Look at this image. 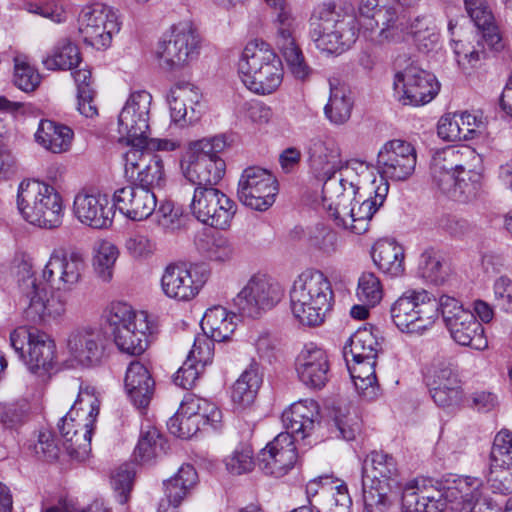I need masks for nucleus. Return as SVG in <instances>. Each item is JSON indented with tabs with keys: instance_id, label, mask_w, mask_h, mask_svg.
Returning <instances> with one entry per match:
<instances>
[{
	"instance_id": "f257e3e1",
	"label": "nucleus",
	"mask_w": 512,
	"mask_h": 512,
	"mask_svg": "<svg viewBox=\"0 0 512 512\" xmlns=\"http://www.w3.org/2000/svg\"><path fill=\"white\" fill-rule=\"evenodd\" d=\"M341 178L322 187V205L338 227L361 235L368 231L373 215L384 204L389 184L374 168L360 160L344 164Z\"/></svg>"
},
{
	"instance_id": "f03ea898",
	"label": "nucleus",
	"mask_w": 512,
	"mask_h": 512,
	"mask_svg": "<svg viewBox=\"0 0 512 512\" xmlns=\"http://www.w3.org/2000/svg\"><path fill=\"white\" fill-rule=\"evenodd\" d=\"M85 270L86 262L81 253L54 249L41 272L42 280L51 289L49 295L33 275L20 283L25 303L24 317L34 324L62 317L67 309V294L83 282Z\"/></svg>"
},
{
	"instance_id": "7ed1b4c3",
	"label": "nucleus",
	"mask_w": 512,
	"mask_h": 512,
	"mask_svg": "<svg viewBox=\"0 0 512 512\" xmlns=\"http://www.w3.org/2000/svg\"><path fill=\"white\" fill-rule=\"evenodd\" d=\"M482 158L471 147H447L431 159L430 175L441 193L461 202H470L484 194Z\"/></svg>"
},
{
	"instance_id": "20e7f679",
	"label": "nucleus",
	"mask_w": 512,
	"mask_h": 512,
	"mask_svg": "<svg viewBox=\"0 0 512 512\" xmlns=\"http://www.w3.org/2000/svg\"><path fill=\"white\" fill-rule=\"evenodd\" d=\"M358 35L359 23L348 0L323 3L311 22V39L317 49L328 54H341Z\"/></svg>"
},
{
	"instance_id": "39448f33",
	"label": "nucleus",
	"mask_w": 512,
	"mask_h": 512,
	"mask_svg": "<svg viewBox=\"0 0 512 512\" xmlns=\"http://www.w3.org/2000/svg\"><path fill=\"white\" fill-rule=\"evenodd\" d=\"M100 404V393L96 387L83 383L71 411L58 425L64 448L77 460H85L91 451V438Z\"/></svg>"
},
{
	"instance_id": "423d86ee",
	"label": "nucleus",
	"mask_w": 512,
	"mask_h": 512,
	"mask_svg": "<svg viewBox=\"0 0 512 512\" xmlns=\"http://www.w3.org/2000/svg\"><path fill=\"white\" fill-rule=\"evenodd\" d=\"M238 73L249 91L262 96L277 91L284 76L279 56L262 40L246 44L238 62Z\"/></svg>"
},
{
	"instance_id": "0eeeda50",
	"label": "nucleus",
	"mask_w": 512,
	"mask_h": 512,
	"mask_svg": "<svg viewBox=\"0 0 512 512\" xmlns=\"http://www.w3.org/2000/svg\"><path fill=\"white\" fill-rule=\"evenodd\" d=\"M334 300L330 280L319 270H306L294 281L290 290L293 316L303 325L318 326L331 310Z\"/></svg>"
},
{
	"instance_id": "6e6552de",
	"label": "nucleus",
	"mask_w": 512,
	"mask_h": 512,
	"mask_svg": "<svg viewBox=\"0 0 512 512\" xmlns=\"http://www.w3.org/2000/svg\"><path fill=\"white\" fill-rule=\"evenodd\" d=\"M16 202L19 213L32 225L52 229L62 223V198L48 184L37 180L22 181Z\"/></svg>"
},
{
	"instance_id": "1a4fd4ad",
	"label": "nucleus",
	"mask_w": 512,
	"mask_h": 512,
	"mask_svg": "<svg viewBox=\"0 0 512 512\" xmlns=\"http://www.w3.org/2000/svg\"><path fill=\"white\" fill-rule=\"evenodd\" d=\"M107 322L117 348L128 355H141L148 347L151 328L148 316L135 311L125 302H113L107 311Z\"/></svg>"
},
{
	"instance_id": "9d476101",
	"label": "nucleus",
	"mask_w": 512,
	"mask_h": 512,
	"mask_svg": "<svg viewBox=\"0 0 512 512\" xmlns=\"http://www.w3.org/2000/svg\"><path fill=\"white\" fill-rule=\"evenodd\" d=\"M439 308L426 290H407L391 305L390 317L402 333L423 335L434 326Z\"/></svg>"
},
{
	"instance_id": "9b49d317",
	"label": "nucleus",
	"mask_w": 512,
	"mask_h": 512,
	"mask_svg": "<svg viewBox=\"0 0 512 512\" xmlns=\"http://www.w3.org/2000/svg\"><path fill=\"white\" fill-rule=\"evenodd\" d=\"M226 147L223 136L206 138L192 143L182 165L185 177L194 185L215 187L225 174L226 164L218 156Z\"/></svg>"
},
{
	"instance_id": "f8f14e48",
	"label": "nucleus",
	"mask_w": 512,
	"mask_h": 512,
	"mask_svg": "<svg viewBox=\"0 0 512 512\" xmlns=\"http://www.w3.org/2000/svg\"><path fill=\"white\" fill-rule=\"evenodd\" d=\"M397 475L395 459L382 451H372L363 462L362 486L366 512H385L389 481Z\"/></svg>"
},
{
	"instance_id": "ddd939ff",
	"label": "nucleus",
	"mask_w": 512,
	"mask_h": 512,
	"mask_svg": "<svg viewBox=\"0 0 512 512\" xmlns=\"http://www.w3.org/2000/svg\"><path fill=\"white\" fill-rule=\"evenodd\" d=\"M200 36L190 22H179L163 34L156 48L160 67L168 71L180 70L198 57Z\"/></svg>"
},
{
	"instance_id": "4468645a",
	"label": "nucleus",
	"mask_w": 512,
	"mask_h": 512,
	"mask_svg": "<svg viewBox=\"0 0 512 512\" xmlns=\"http://www.w3.org/2000/svg\"><path fill=\"white\" fill-rule=\"evenodd\" d=\"M277 10L275 43L282 54L289 71L299 79L305 80L311 73V69L305 61L301 48L296 41V32L299 22L293 14L286 0H266Z\"/></svg>"
},
{
	"instance_id": "2eb2a0df",
	"label": "nucleus",
	"mask_w": 512,
	"mask_h": 512,
	"mask_svg": "<svg viewBox=\"0 0 512 512\" xmlns=\"http://www.w3.org/2000/svg\"><path fill=\"white\" fill-rule=\"evenodd\" d=\"M439 305L445 327L457 344L479 351L488 347L482 324L476 319L473 312L464 308L458 299L442 295Z\"/></svg>"
},
{
	"instance_id": "dca6fc26",
	"label": "nucleus",
	"mask_w": 512,
	"mask_h": 512,
	"mask_svg": "<svg viewBox=\"0 0 512 512\" xmlns=\"http://www.w3.org/2000/svg\"><path fill=\"white\" fill-rule=\"evenodd\" d=\"M10 345L31 373L44 376L52 368L56 345L45 332L18 327L10 334Z\"/></svg>"
},
{
	"instance_id": "f3484780",
	"label": "nucleus",
	"mask_w": 512,
	"mask_h": 512,
	"mask_svg": "<svg viewBox=\"0 0 512 512\" xmlns=\"http://www.w3.org/2000/svg\"><path fill=\"white\" fill-rule=\"evenodd\" d=\"M281 285L266 275L252 276L233 299L243 317L257 318L275 307L283 298Z\"/></svg>"
},
{
	"instance_id": "a211bd4d",
	"label": "nucleus",
	"mask_w": 512,
	"mask_h": 512,
	"mask_svg": "<svg viewBox=\"0 0 512 512\" xmlns=\"http://www.w3.org/2000/svg\"><path fill=\"white\" fill-rule=\"evenodd\" d=\"M78 30L83 41L96 49L107 48L120 30L116 11L103 3L85 6L78 18Z\"/></svg>"
},
{
	"instance_id": "6ab92c4d",
	"label": "nucleus",
	"mask_w": 512,
	"mask_h": 512,
	"mask_svg": "<svg viewBox=\"0 0 512 512\" xmlns=\"http://www.w3.org/2000/svg\"><path fill=\"white\" fill-rule=\"evenodd\" d=\"M190 211L198 221L217 229H226L236 213V205L216 187L197 186Z\"/></svg>"
},
{
	"instance_id": "aec40b11",
	"label": "nucleus",
	"mask_w": 512,
	"mask_h": 512,
	"mask_svg": "<svg viewBox=\"0 0 512 512\" xmlns=\"http://www.w3.org/2000/svg\"><path fill=\"white\" fill-rule=\"evenodd\" d=\"M393 86L398 100L411 106L429 103L440 90L435 75L413 63L395 74Z\"/></svg>"
},
{
	"instance_id": "412c9836",
	"label": "nucleus",
	"mask_w": 512,
	"mask_h": 512,
	"mask_svg": "<svg viewBox=\"0 0 512 512\" xmlns=\"http://www.w3.org/2000/svg\"><path fill=\"white\" fill-rule=\"evenodd\" d=\"M278 194V181L267 169L247 167L238 181L237 196L239 201L257 211L269 209Z\"/></svg>"
},
{
	"instance_id": "4be33fe9",
	"label": "nucleus",
	"mask_w": 512,
	"mask_h": 512,
	"mask_svg": "<svg viewBox=\"0 0 512 512\" xmlns=\"http://www.w3.org/2000/svg\"><path fill=\"white\" fill-rule=\"evenodd\" d=\"M417 153L415 147L404 140L387 141L377 155L376 169L378 178L399 182L409 179L416 168Z\"/></svg>"
},
{
	"instance_id": "5701e85b",
	"label": "nucleus",
	"mask_w": 512,
	"mask_h": 512,
	"mask_svg": "<svg viewBox=\"0 0 512 512\" xmlns=\"http://www.w3.org/2000/svg\"><path fill=\"white\" fill-rule=\"evenodd\" d=\"M425 380L434 402L441 407L458 404L462 399V387L457 366L445 357L432 360L425 372Z\"/></svg>"
},
{
	"instance_id": "b1692460",
	"label": "nucleus",
	"mask_w": 512,
	"mask_h": 512,
	"mask_svg": "<svg viewBox=\"0 0 512 512\" xmlns=\"http://www.w3.org/2000/svg\"><path fill=\"white\" fill-rule=\"evenodd\" d=\"M207 278L208 271L202 266L172 263L164 269L161 288L169 298L189 301L199 293Z\"/></svg>"
},
{
	"instance_id": "393cba45",
	"label": "nucleus",
	"mask_w": 512,
	"mask_h": 512,
	"mask_svg": "<svg viewBox=\"0 0 512 512\" xmlns=\"http://www.w3.org/2000/svg\"><path fill=\"white\" fill-rule=\"evenodd\" d=\"M306 153L310 172L324 183L331 182L345 164L341 146L333 136L322 135L311 138Z\"/></svg>"
},
{
	"instance_id": "a878e982",
	"label": "nucleus",
	"mask_w": 512,
	"mask_h": 512,
	"mask_svg": "<svg viewBox=\"0 0 512 512\" xmlns=\"http://www.w3.org/2000/svg\"><path fill=\"white\" fill-rule=\"evenodd\" d=\"M152 95L146 90L132 92L118 116V132L133 142L149 133Z\"/></svg>"
},
{
	"instance_id": "bb28decb",
	"label": "nucleus",
	"mask_w": 512,
	"mask_h": 512,
	"mask_svg": "<svg viewBox=\"0 0 512 512\" xmlns=\"http://www.w3.org/2000/svg\"><path fill=\"white\" fill-rule=\"evenodd\" d=\"M488 483L495 492L512 491V431L503 428L494 437Z\"/></svg>"
},
{
	"instance_id": "cd10ccee",
	"label": "nucleus",
	"mask_w": 512,
	"mask_h": 512,
	"mask_svg": "<svg viewBox=\"0 0 512 512\" xmlns=\"http://www.w3.org/2000/svg\"><path fill=\"white\" fill-rule=\"evenodd\" d=\"M295 441L289 434H278L258 455L259 468L267 475L282 477L296 463Z\"/></svg>"
},
{
	"instance_id": "c85d7f7f",
	"label": "nucleus",
	"mask_w": 512,
	"mask_h": 512,
	"mask_svg": "<svg viewBox=\"0 0 512 512\" xmlns=\"http://www.w3.org/2000/svg\"><path fill=\"white\" fill-rule=\"evenodd\" d=\"M296 372L300 381L307 387L323 388L330 375L327 352L314 343L306 344L297 356Z\"/></svg>"
},
{
	"instance_id": "c756f323",
	"label": "nucleus",
	"mask_w": 512,
	"mask_h": 512,
	"mask_svg": "<svg viewBox=\"0 0 512 512\" xmlns=\"http://www.w3.org/2000/svg\"><path fill=\"white\" fill-rule=\"evenodd\" d=\"M73 212L81 223L96 229L109 227L114 217L113 206L106 194L84 190L76 194Z\"/></svg>"
},
{
	"instance_id": "7c9ffc66",
	"label": "nucleus",
	"mask_w": 512,
	"mask_h": 512,
	"mask_svg": "<svg viewBox=\"0 0 512 512\" xmlns=\"http://www.w3.org/2000/svg\"><path fill=\"white\" fill-rule=\"evenodd\" d=\"M113 206L133 221H142L152 215L157 206L155 193L141 186H126L113 194Z\"/></svg>"
},
{
	"instance_id": "2f4dec72",
	"label": "nucleus",
	"mask_w": 512,
	"mask_h": 512,
	"mask_svg": "<svg viewBox=\"0 0 512 512\" xmlns=\"http://www.w3.org/2000/svg\"><path fill=\"white\" fill-rule=\"evenodd\" d=\"M71 356L84 367L100 363L104 354V338L100 331L88 327L73 330L67 339Z\"/></svg>"
},
{
	"instance_id": "473e14b6",
	"label": "nucleus",
	"mask_w": 512,
	"mask_h": 512,
	"mask_svg": "<svg viewBox=\"0 0 512 512\" xmlns=\"http://www.w3.org/2000/svg\"><path fill=\"white\" fill-rule=\"evenodd\" d=\"M319 419V406L314 400H300L290 405L282 413V422L286 429L282 434H289L295 441L305 439L313 431Z\"/></svg>"
},
{
	"instance_id": "72a5a7b5",
	"label": "nucleus",
	"mask_w": 512,
	"mask_h": 512,
	"mask_svg": "<svg viewBox=\"0 0 512 512\" xmlns=\"http://www.w3.org/2000/svg\"><path fill=\"white\" fill-rule=\"evenodd\" d=\"M200 100L201 93L195 85L188 82L174 85L167 95L172 121L184 125L198 120L196 106L200 104Z\"/></svg>"
},
{
	"instance_id": "f704fd0d",
	"label": "nucleus",
	"mask_w": 512,
	"mask_h": 512,
	"mask_svg": "<svg viewBox=\"0 0 512 512\" xmlns=\"http://www.w3.org/2000/svg\"><path fill=\"white\" fill-rule=\"evenodd\" d=\"M124 386L133 404L145 408L153 396L155 382L143 363L132 361L126 370Z\"/></svg>"
},
{
	"instance_id": "c9c22d12",
	"label": "nucleus",
	"mask_w": 512,
	"mask_h": 512,
	"mask_svg": "<svg viewBox=\"0 0 512 512\" xmlns=\"http://www.w3.org/2000/svg\"><path fill=\"white\" fill-rule=\"evenodd\" d=\"M34 138L36 143L46 151L61 154L70 150L74 139V131L65 124L42 119Z\"/></svg>"
},
{
	"instance_id": "e433bc0d",
	"label": "nucleus",
	"mask_w": 512,
	"mask_h": 512,
	"mask_svg": "<svg viewBox=\"0 0 512 512\" xmlns=\"http://www.w3.org/2000/svg\"><path fill=\"white\" fill-rule=\"evenodd\" d=\"M464 6L468 16L481 31L486 45L496 51L502 49V37L486 0H464Z\"/></svg>"
},
{
	"instance_id": "4c0bfd02",
	"label": "nucleus",
	"mask_w": 512,
	"mask_h": 512,
	"mask_svg": "<svg viewBox=\"0 0 512 512\" xmlns=\"http://www.w3.org/2000/svg\"><path fill=\"white\" fill-rule=\"evenodd\" d=\"M197 482L195 468L190 464L182 465L173 477L164 482L165 498L160 502L159 509L167 511L170 506L178 508Z\"/></svg>"
},
{
	"instance_id": "58836bf2",
	"label": "nucleus",
	"mask_w": 512,
	"mask_h": 512,
	"mask_svg": "<svg viewBox=\"0 0 512 512\" xmlns=\"http://www.w3.org/2000/svg\"><path fill=\"white\" fill-rule=\"evenodd\" d=\"M235 319V314L224 307L214 306L205 312L200 325L203 333L212 340L222 342L228 340L235 331Z\"/></svg>"
},
{
	"instance_id": "ea45409f",
	"label": "nucleus",
	"mask_w": 512,
	"mask_h": 512,
	"mask_svg": "<svg viewBox=\"0 0 512 512\" xmlns=\"http://www.w3.org/2000/svg\"><path fill=\"white\" fill-rule=\"evenodd\" d=\"M375 365L376 360H350L347 364L358 394L367 401H373L380 395Z\"/></svg>"
},
{
	"instance_id": "a19ab883",
	"label": "nucleus",
	"mask_w": 512,
	"mask_h": 512,
	"mask_svg": "<svg viewBox=\"0 0 512 512\" xmlns=\"http://www.w3.org/2000/svg\"><path fill=\"white\" fill-rule=\"evenodd\" d=\"M372 258L377 267L392 277L404 272V249L392 240H379L372 250Z\"/></svg>"
},
{
	"instance_id": "79ce46f5",
	"label": "nucleus",
	"mask_w": 512,
	"mask_h": 512,
	"mask_svg": "<svg viewBox=\"0 0 512 512\" xmlns=\"http://www.w3.org/2000/svg\"><path fill=\"white\" fill-rule=\"evenodd\" d=\"M484 44L482 35H475L472 39L452 40L455 60L463 72L470 73L481 65L486 58Z\"/></svg>"
},
{
	"instance_id": "37998d69",
	"label": "nucleus",
	"mask_w": 512,
	"mask_h": 512,
	"mask_svg": "<svg viewBox=\"0 0 512 512\" xmlns=\"http://www.w3.org/2000/svg\"><path fill=\"white\" fill-rule=\"evenodd\" d=\"M81 53L78 46L68 38L60 39L43 58L42 63L48 70L73 71L81 63Z\"/></svg>"
},
{
	"instance_id": "c03bdc74",
	"label": "nucleus",
	"mask_w": 512,
	"mask_h": 512,
	"mask_svg": "<svg viewBox=\"0 0 512 512\" xmlns=\"http://www.w3.org/2000/svg\"><path fill=\"white\" fill-rule=\"evenodd\" d=\"M261 383L262 375L259 365L251 363L232 387L231 399L233 403L243 408L250 406L256 398Z\"/></svg>"
},
{
	"instance_id": "a18cd8bd",
	"label": "nucleus",
	"mask_w": 512,
	"mask_h": 512,
	"mask_svg": "<svg viewBox=\"0 0 512 512\" xmlns=\"http://www.w3.org/2000/svg\"><path fill=\"white\" fill-rule=\"evenodd\" d=\"M481 482L479 479H472L469 477L459 478L454 481V486H448L443 491H433L430 494L428 491H422L428 496H435L444 502V509L448 503L467 502L474 503L476 499H480L481 495L478 490Z\"/></svg>"
},
{
	"instance_id": "49530a36",
	"label": "nucleus",
	"mask_w": 512,
	"mask_h": 512,
	"mask_svg": "<svg viewBox=\"0 0 512 512\" xmlns=\"http://www.w3.org/2000/svg\"><path fill=\"white\" fill-rule=\"evenodd\" d=\"M380 344L372 332L364 329L355 332L344 346L343 355L349 364L350 360H376Z\"/></svg>"
},
{
	"instance_id": "de8ad7c7",
	"label": "nucleus",
	"mask_w": 512,
	"mask_h": 512,
	"mask_svg": "<svg viewBox=\"0 0 512 512\" xmlns=\"http://www.w3.org/2000/svg\"><path fill=\"white\" fill-rule=\"evenodd\" d=\"M316 504L324 512H350L352 500L347 485L340 479L323 487V496L316 499Z\"/></svg>"
},
{
	"instance_id": "09e8293b",
	"label": "nucleus",
	"mask_w": 512,
	"mask_h": 512,
	"mask_svg": "<svg viewBox=\"0 0 512 512\" xmlns=\"http://www.w3.org/2000/svg\"><path fill=\"white\" fill-rule=\"evenodd\" d=\"M332 427L336 436L346 441L354 440L361 431V419L356 409L347 404H339L332 411Z\"/></svg>"
},
{
	"instance_id": "8fccbe9b",
	"label": "nucleus",
	"mask_w": 512,
	"mask_h": 512,
	"mask_svg": "<svg viewBox=\"0 0 512 512\" xmlns=\"http://www.w3.org/2000/svg\"><path fill=\"white\" fill-rule=\"evenodd\" d=\"M380 30L374 41L379 45L399 43L405 39L409 29L404 18L400 17L395 8H389L385 16L380 19Z\"/></svg>"
},
{
	"instance_id": "3c124183",
	"label": "nucleus",
	"mask_w": 512,
	"mask_h": 512,
	"mask_svg": "<svg viewBox=\"0 0 512 512\" xmlns=\"http://www.w3.org/2000/svg\"><path fill=\"white\" fill-rule=\"evenodd\" d=\"M352 106V100L345 87L331 86L329 101L324 108L325 115L331 123H345L350 118Z\"/></svg>"
},
{
	"instance_id": "603ef678",
	"label": "nucleus",
	"mask_w": 512,
	"mask_h": 512,
	"mask_svg": "<svg viewBox=\"0 0 512 512\" xmlns=\"http://www.w3.org/2000/svg\"><path fill=\"white\" fill-rule=\"evenodd\" d=\"M444 502L435 496L419 492L414 486H407L402 494V512H443Z\"/></svg>"
},
{
	"instance_id": "864d4df0",
	"label": "nucleus",
	"mask_w": 512,
	"mask_h": 512,
	"mask_svg": "<svg viewBox=\"0 0 512 512\" xmlns=\"http://www.w3.org/2000/svg\"><path fill=\"white\" fill-rule=\"evenodd\" d=\"M386 0H358L357 4V21L359 23V31L361 27L365 31H374L379 27L380 19L385 16L389 8H394L387 5Z\"/></svg>"
},
{
	"instance_id": "5fc2aeb1",
	"label": "nucleus",
	"mask_w": 512,
	"mask_h": 512,
	"mask_svg": "<svg viewBox=\"0 0 512 512\" xmlns=\"http://www.w3.org/2000/svg\"><path fill=\"white\" fill-rule=\"evenodd\" d=\"M118 248L109 241L98 244L93 257V267L97 277L103 282H110L113 278L114 266L118 259Z\"/></svg>"
},
{
	"instance_id": "6e6d98bb",
	"label": "nucleus",
	"mask_w": 512,
	"mask_h": 512,
	"mask_svg": "<svg viewBox=\"0 0 512 512\" xmlns=\"http://www.w3.org/2000/svg\"><path fill=\"white\" fill-rule=\"evenodd\" d=\"M164 451V440L157 428L142 429L134 456L141 462H148Z\"/></svg>"
},
{
	"instance_id": "4d7b16f0",
	"label": "nucleus",
	"mask_w": 512,
	"mask_h": 512,
	"mask_svg": "<svg viewBox=\"0 0 512 512\" xmlns=\"http://www.w3.org/2000/svg\"><path fill=\"white\" fill-rule=\"evenodd\" d=\"M227 470L235 475L249 473L255 466L254 452L250 445L240 444L226 457Z\"/></svg>"
},
{
	"instance_id": "13d9d810",
	"label": "nucleus",
	"mask_w": 512,
	"mask_h": 512,
	"mask_svg": "<svg viewBox=\"0 0 512 512\" xmlns=\"http://www.w3.org/2000/svg\"><path fill=\"white\" fill-rule=\"evenodd\" d=\"M139 182V186L153 189L161 187L165 181L164 165L158 155H153L143 166L134 178Z\"/></svg>"
},
{
	"instance_id": "bf43d9fd",
	"label": "nucleus",
	"mask_w": 512,
	"mask_h": 512,
	"mask_svg": "<svg viewBox=\"0 0 512 512\" xmlns=\"http://www.w3.org/2000/svg\"><path fill=\"white\" fill-rule=\"evenodd\" d=\"M356 295L362 303L371 307L376 306L383 297V289L379 278L373 273H363L358 280Z\"/></svg>"
},
{
	"instance_id": "052dcab7",
	"label": "nucleus",
	"mask_w": 512,
	"mask_h": 512,
	"mask_svg": "<svg viewBox=\"0 0 512 512\" xmlns=\"http://www.w3.org/2000/svg\"><path fill=\"white\" fill-rule=\"evenodd\" d=\"M135 470L132 464H123L111 476V485L120 504H126L133 487Z\"/></svg>"
},
{
	"instance_id": "680f3d73",
	"label": "nucleus",
	"mask_w": 512,
	"mask_h": 512,
	"mask_svg": "<svg viewBox=\"0 0 512 512\" xmlns=\"http://www.w3.org/2000/svg\"><path fill=\"white\" fill-rule=\"evenodd\" d=\"M409 33L415 42L424 49L433 48L439 40L433 21L426 17L416 18L409 27Z\"/></svg>"
},
{
	"instance_id": "e2e57ef3",
	"label": "nucleus",
	"mask_w": 512,
	"mask_h": 512,
	"mask_svg": "<svg viewBox=\"0 0 512 512\" xmlns=\"http://www.w3.org/2000/svg\"><path fill=\"white\" fill-rule=\"evenodd\" d=\"M125 249L133 259L144 261L154 255L156 243L148 235L134 233L126 239Z\"/></svg>"
},
{
	"instance_id": "0e129e2a",
	"label": "nucleus",
	"mask_w": 512,
	"mask_h": 512,
	"mask_svg": "<svg viewBox=\"0 0 512 512\" xmlns=\"http://www.w3.org/2000/svg\"><path fill=\"white\" fill-rule=\"evenodd\" d=\"M14 83L25 91H33L40 83V75L34 67L21 58L15 59Z\"/></svg>"
},
{
	"instance_id": "69168bd1",
	"label": "nucleus",
	"mask_w": 512,
	"mask_h": 512,
	"mask_svg": "<svg viewBox=\"0 0 512 512\" xmlns=\"http://www.w3.org/2000/svg\"><path fill=\"white\" fill-rule=\"evenodd\" d=\"M167 427L174 436L188 439L199 431L200 424L198 419L192 418L178 410L167 422Z\"/></svg>"
},
{
	"instance_id": "338daca9",
	"label": "nucleus",
	"mask_w": 512,
	"mask_h": 512,
	"mask_svg": "<svg viewBox=\"0 0 512 512\" xmlns=\"http://www.w3.org/2000/svg\"><path fill=\"white\" fill-rule=\"evenodd\" d=\"M128 141L131 142L132 146L124 155L125 174L128 178L134 179L138 171L151 159L153 154L139 149L138 147L144 146L143 144H138V141L133 142L131 139H128Z\"/></svg>"
},
{
	"instance_id": "774afa93",
	"label": "nucleus",
	"mask_w": 512,
	"mask_h": 512,
	"mask_svg": "<svg viewBox=\"0 0 512 512\" xmlns=\"http://www.w3.org/2000/svg\"><path fill=\"white\" fill-rule=\"evenodd\" d=\"M213 341L214 340L205 333L196 336L187 359H191V361L195 362V364L203 369L207 364L212 362L214 356Z\"/></svg>"
}]
</instances>
